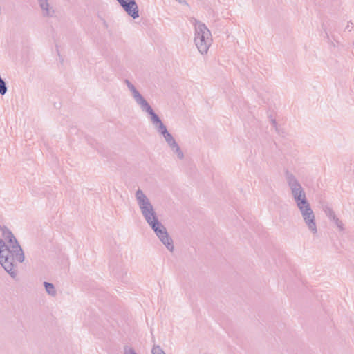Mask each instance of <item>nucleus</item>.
Masks as SVG:
<instances>
[{"mask_svg": "<svg viewBox=\"0 0 354 354\" xmlns=\"http://www.w3.org/2000/svg\"><path fill=\"white\" fill-rule=\"evenodd\" d=\"M124 83L135 104L142 112L147 114L148 119L153 128L164 138L173 156L178 160H183L185 155L183 150L174 136L168 131L167 127L164 124L160 117L155 113L145 97L141 93L136 86L128 79L124 80Z\"/></svg>", "mask_w": 354, "mask_h": 354, "instance_id": "nucleus-1", "label": "nucleus"}, {"mask_svg": "<svg viewBox=\"0 0 354 354\" xmlns=\"http://www.w3.org/2000/svg\"><path fill=\"white\" fill-rule=\"evenodd\" d=\"M286 179L290 190L291 196L299 210L304 226L313 236H317L318 225L315 214L307 199L304 188L292 173L288 172L286 174Z\"/></svg>", "mask_w": 354, "mask_h": 354, "instance_id": "nucleus-2", "label": "nucleus"}, {"mask_svg": "<svg viewBox=\"0 0 354 354\" xmlns=\"http://www.w3.org/2000/svg\"><path fill=\"white\" fill-rule=\"evenodd\" d=\"M25 260L24 250L12 232L3 230L2 239L0 238V264L12 277L17 274V263Z\"/></svg>", "mask_w": 354, "mask_h": 354, "instance_id": "nucleus-3", "label": "nucleus"}, {"mask_svg": "<svg viewBox=\"0 0 354 354\" xmlns=\"http://www.w3.org/2000/svg\"><path fill=\"white\" fill-rule=\"evenodd\" d=\"M146 222L154 231L160 242L169 252H172L174 250L173 239L168 234L166 227L159 221L158 216L146 221Z\"/></svg>", "mask_w": 354, "mask_h": 354, "instance_id": "nucleus-5", "label": "nucleus"}, {"mask_svg": "<svg viewBox=\"0 0 354 354\" xmlns=\"http://www.w3.org/2000/svg\"><path fill=\"white\" fill-rule=\"evenodd\" d=\"M45 290L47 292V293L50 296H55L57 294L55 288L53 283H48V282H44V283Z\"/></svg>", "mask_w": 354, "mask_h": 354, "instance_id": "nucleus-11", "label": "nucleus"}, {"mask_svg": "<svg viewBox=\"0 0 354 354\" xmlns=\"http://www.w3.org/2000/svg\"><path fill=\"white\" fill-rule=\"evenodd\" d=\"M191 23L194 28V45L201 55H207L213 41L212 32L204 23L196 19H193Z\"/></svg>", "mask_w": 354, "mask_h": 354, "instance_id": "nucleus-4", "label": "nucleus"}, {"mask_svg": "<svg viewBox=\"0 0 354 354\" xmlns=\"http://www.w3.org/2000/svg\"><path fill=\"white\" fill-rule=\"evenodd\" d=\"M152 354H166L160 346L154 345L151 350Z\"/></svg>", "mask_w": 354, "mask_h": 354, "instance_id": "nucleus-14", "label": "nucleus"}, {"mask_svg": "<svg viewBox=\"0 0 354 354\" xmlns=\"http://www.w3.org/2000/svg\"><path fill=\"white\" fill-rule=\"evenodd\" d=\"M135 198L140 211L144 208L149 207L150 206L153 205L150 199L140 189L136 190L135 193Z\"/></svg>", "mask_w": 354, "mask_h": 354, "instance_id": "nucleus-9", "label": "nucleus"}, {"mask_svg": "<svg viewBox=\"0 0 354 354\" xmlns=\"http://www.w3.org/2000/svg\"><path fill=\"white\" fill-rule=\"evenodd\" d=\"M123 354H138L136 350L131 346L126 345L123 348Z\"/></svg>", "mask_w": 354, "mask_h": 354, "instance_id": "nucleus-13", "label": "nucleus"}, {"mask_svg": "<svg viewBox=\"0 0 354 354\" xmlns=\"http://www.w3.org/2000/svg\"><path fill=\"white\" fill-rule=\"evenodd\" d=\"M177 2H178L180 4H187L185 0H176Z\"/></svg>", "mask_w": 354, "mask_h": 354, "instance_id": "nucleus-15", "label": "nucleus"}, {"mask_svg": "<svg viewBox=\"0 0 354 354\" xmlns=\"http://www.w3.org/2000/svg\"><path fill=\"white\" fill-rule=\"evenodd\" d=\"M140 212L142 216L145 218V221L149 219L153 218L154 217L158 216L153 205L141 209Z\"/></svg>", "mask_w": 354, "mask_h": 354, "instance_id": "nucleus-10", "label": "nucleus"}, {"mask_svg": "<svg viewBox=\"0 0 354 354\" xmlns=\"http://www.w3.org/2000/svg\"><path fill=\"white\" fill-rule=\"evenodd\" d=\"M322 209L328 219L338 231L342 232L344 230L345 227L343 221L337 216L330 205L324 204L322 205Z\"/></svg>", "mask_w": 354, "mask_h": 354, "instance_id": "nucleus-6", "label": "nucleus"}, {"mask_svg": "<svg viewBox=\"0 0 354 354\" xmlns=\"http://www.w3.org/2000/svg\"><path fill=\"white\" fill-rule=\"evenodd\" d=\"M41 16L44 18H52L55 15V9L50 0H35Z\"/></svg>", "mask_w": 354, "mask_h": 354, "instance_id": "nucleus-8", "label": "nucleus"}, {"mask_svg": "<svg viewBox=\"0 0 354 354\" xmlns=\"http://www.w3.org/2000/svg\"><path fill=\"white\" fill-rule=\"evenodd\" d=\"M123 10L133 19L139 17V9L135 0H116Z\"/></svg>", "mask_w": 354, "mask_h": 354, "instance_id": "nucleus-7", "label": "nucleus"}, {"mask_svg": "<svg viewBox=\"0 0 354 354\" xmlns=\"http://www.w3.org/2000/svg\"><path fill=\"white\" fill-rule=\"evenodd\" d=\"M8 91V87L6 82L0 76V94L4 95Z\"/></svg>", "mask_w": 354, "mask_h": 354, "instance_id": "nucleus-12", "label": "nucleus"}]
</instances>
